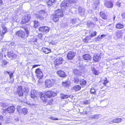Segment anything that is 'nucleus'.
<instances>
[{"mask_svg": "<svg viewBox=\"0 0 125 125\" xmlns=\"http://www.w3.org/2000/svg\"><path fill=\"white\" fill-rule=\"evenodd\" d=\"M63 14L62 10L60 9L57 10L55 11L54 15L53 16V21L56 22L59 20V17L63 16Z\"/></svg>", "mask_w": 125, "mask_h": 125, "instance_id": "obj_1", "label": "nucleus"}, {"mask_svg": "<svg viewBox=\"0 0 125 125\" xmlns=\"http://www.w3.org/2000/svg\"><path fill=\"white\" fill-rule=\"evenodd\" d=\"M35 72L36 73V76L37 78L39 79L38 81L39 83H42L43 82L42 80V78L43 77V75L42 72L40 69L38 68L35 71Z\"/></svg>", "mask_w": 125, "mask_h": 125, "instance_id": "obj_2", "label": "nucleus"}, {"mask_svg": "<svg viewBox=\"0 0 125 125\" xmlns=\"http://www.w3.org/2000/svg\"><path fill=\"white\" fill-rule=\"evenodd\" d=\"M55 81V79H46L45 81L46 86L48 88L51 87L54 84Z\"/></svg>", "mask_w": 125, "mask_h": 125, "instance_id": "obj_3", "label": "nucleus"}, {"mask_svg": "<svg viewBox=\"0 0 125 125\" xmlns=\"http://www.w3.org/2000/svg\"><path fill=\"white\" fill-rule=\"evenodd\" d=\"M70 5L68 3L66 0H64L62 1L61 4V7L63 10H66L68 9L70 7Z\"/></svg>", "mask_w": 125, "mask_h": 125, "instance_id": "obj_4", "label": "nucleus"}, {"mask_svg": "<svg viewBox=\"0 0 125 125\" xmlns=\"http://www.w3.org/2000/svg\"><path fill=\"white\" fill-rule=\"evenodd\" d=\"M30 15L28 14H26L23 17L21 21V24H25L26 22L29 21L30 18Z\"/></svg>", "mask_w": 125, "mask_h": 125, "instance_id": "obj_5", "label": "nucleus"}, {"mask_svg": "<svg viewBox=\"0 0 125 125\" xmlns=\"http://www.w3.org/2000/svg\"><path fill=\"white\" fill-rule=\"evenodd\" d=\"M75 55V53L72 51H69L68 53L67 58L68 59L71 60L74 57Z\"/></svg>", "mask_w": 125, "mask_h": 125, "instance_id": "obj_6", "label": "nucleus"}, {"mask_svg": "<svg viewBox=\"0 0 125 125\" xmlns=\"http://www.w3.org/2000/svg\"><path fill=\"white\" fill-rule=\"evenodd\" d=\"M63 61V59L62 57H57L54 62V64L58 66L61 64Z\"/></svg>", "mask_w": 125, "mask_h": 125, "instance_id": "obj_7", "label": "nucleus"}, {"mask_svg": "<svg viewBox=\"0 0 125 125\" xmlns=\"http://www.w3.org/2000/svg\"><path fill=\"white\" fill-rule=\"evenodd\" d=\"M45 94L49 98L52 96H55L56 95V94L55 92L50 91L46 92Z\"/></svg>", "mask_w": 125, "mask_h": 125, "instance_id": "obj_8", "label": "nucleus"}, {"mask_svg": "<svg viewBox=\"0 0 125 125\" xmlns=\"http://www.w3.org/2000/svg\"><path fill=\"white\" fill-rule=\"evenodd\" d=\"M15 108L14 106H9L7 108H6V111L10 114L13 113L14 112Z\"/></svg>", "mask_w": 125, "mask_h": 125, "instance_id": "obj_9", "label": "nucleus"}, {"mask_svg": "<svg viewBox=\"0 0 125 125\" xmlns=\"http://www.w3.org/2000/svg\"><path fill=\"white\" fill-rule=\"evenodd\" d=\"M16 34L22 38H24L25 36V32L21 30L16 32Z\"/></svg>", "mask_w": 125, "mask_h": 125, "instance_id": "obj_10", "label": "nucleus"}, {"mask_svg": "<svg viewBox=\"0 0 125 125\" xmlns=\"http://www.w3.org/2000/svg\"><path fill=\"white\" fill-rule=\"evenodd\" d=\"M37 92L35 90H32L31 92V97L36 100L35 99L37 98Z\"/></svg>", "mask_w": 125, "mask_h": 125, "instance_id": "obj_11", "label": "nucleus"}, {"mask_svg": "<svg viewBox=\"0 0 125 125\" xmlns=\"http://www.w3.org/2000/svg\"><path fill=\"white\" fill-rule=\"evenodd\" d=\"M39 30L42 32L47 33L49 32L50 29L47 27L43 26L40 27Z\"/></svg>", "mask_w": 125, "mask_h": 125, "instance_id": "obj_12", "label": "nucleus"}, {"mask_svg": "<svg viewBox=\"0 0 125 125\" xmlns=\"http://www.w3.org/2000/svg\"><path fill=\"white\" fill-rule=\"evenodd\" d=\"M24 29L26 32L27 36L28 37L29 34V25H22L21 27Z\"/></svg>", "mask_w": 125, "mask_h": 125, "instance_id": "obj_13", "label": "nucleus"}, {"mask_svg": "<svg viewBox=\"0 0 125 125\" xmlns=\"http://www.w3.org/2000/svg\"><path fill=\"white\" fill-rule=\"evenodd\" d=\"M73 72L74 74L79 76L81 75L82 72L81 69H79L77 68L76 69H73Z\"/></svg>", "mask_w": 125, "mask_h": 125, "instance_id": "obj_14", "label": "nucleus"}, {"mask_svg": "<svg viewBox=\"0 0 125 125\" xmlns=\"http://www.w3.org/2000/svg\"><path fill=\"white\" fill-rule=\"evenodd\" d=\"M17 92L19 96H22L23 95V91L21 86H19L17 89Z\"/></svg>", "mask_w": 125, "mask_h": 125, "instance_id": "obj_15", "label": "nucleus"}, {"mask_svg": "<svg viewBox=\"0 0 125 125\" xmlns=\"http://www.w3.org/2000/svg\"><path fill=\"white\" fill-rule=\"evenodd\" d=\"M40 97L44 102H47L48 103L49 100L47 99V97L45 94H42L40 96Z\"/></svg>", "mask_w": 125, "mask_h": 125, "instance_id": "obj_16", "label": "nucleus"}, {"mask_svg": "<svg viewBox=\"0 0 125 125\" xmlns=\"http://www.w3.org/2000/svg\"><path fill=\"white\" fill-rule=\"evenodd\" d=\"M91 69L93 73L95 75H98L99 73V72L97 71L95 68L94 65H92L91 66Z\"/></svg>", "mask_w": 125, "mask_h": 125, "instance_id": "obj_17", "label": "nucleus"}, {"mask_svg": "<svg viewBox=\"0 0 125 125\" xmlns=\"http://www.w3.org/2000/svg\"><path fill=\"white\" fill-rule=\"evenodd\" d=\"M105 6L108 8H112L113 6V3L111 1H107L105 3Z\"/></svg>", "mask_w": 125, "mask_h": 125, "instance_id": "obj_18", "label": "nucleus"}, {"mask_svg": "<svg viewBox=\"0 0 125 125\" xmlns=\"http://www.w3.org/2000/svg\"><path fill=\"white\" fill-rule=\"evenodd\" d=\"M57 73L59 76L61 77H65L66 76L65 72L61 70L58 71L57 72Z\"/></svg>", "mask_w": 125, "mask_h": 125, "instance_id": "obj_19", "label": "nucleus"}, {"mask_svg": "<svg viewBox=\"0 0 125 125\" xmlns=\"http://www.w3.org/2000/svg\"><path fill=\"white\" fill-rule=\"evenodd\" d=\"M116 37L117 39H119L122 36V32L121 31L117 30L115 32Z\"/></svg>", "mask_w": 125, "mask_h": 125, "instance_id": "obj_20", "label": "nucleus"}, {"mask_svg": "<svg viewBox=\"0 0 125 125\" xmlns=\"http://www.w3.org/2000/svg\"><path fill=\"white\" fill-rule=\"evenodd\" d=\"M3 30L1 31V33L0 34V40L2 39L3 37L4 34L7 32V29L6 28H3Z\"/></svg>", "mask_w": 125, "mask_h": 125, "instance_id": "obj_21", "label": "nucleus"}, {"mask_svg": "<svg viewBox=\"0 0 125 125\" xmlns=\"http://www.w3.org/2000/svg\"><path fill=\"white\" fill-rule=\"evenodd\" d=\"M102 117L101 115L100 114H97L95 115H92L90 116V118L92 119H96Z\"/></svg>", "mask_w": 125, "mask_h": 125, "instance_id": "obj_22", "label": "nucleus"}, {"mask_svg": "<svg viewBox=\"0 0 125 125\" xmlns=\"http://www.w3.org/2000/svg\"><path fill=\"white\" fill-rule=\"evenodd\" d=\"M41 51L46 54L50 52L51 51V50L50 49L45 48L44 47H43V48L41 49Z\"/></svg>", "mask_w": 125, "mask_h": 125, "instance_id": "obj_23", "label": "nucleus"}, {"mask_svg": "<svg viewBox=\"0 0 125 125\" xmlns=\"http://www.w3.org/2000/svg\"><path fill=\"white\" fill-rule=\"evenodd\" d=\"M83 58L85 60H90L91 59V56L88 54H85L83 56Z\"/></svg>", "mask_w": 125, "mask_h": 125, "instance_id": "obj_24", "label": "nucleus"}, {"mask_svg": "<svg viewBox=\"0 0 125 125\" xmlns=\"http://www.w3.org/2000/svg\"><path fill=\"white\" fill-rule=\"evenodd\" d=\"M79 82L80 84L82 87L85 85L86 83V81L84 79L80 80Z\"/></svg>", "mask_w": 125, "mask_h": 125, "instance_id": "obj_25", "label": "nucleus"}, {"mask_svg": "<svg viewBox=\"0 0 125 125\" xmlns=\"http://www.w3.org/2000/svg\"><path fill=\"white\" fill-rule=\"evenodd\" d=\"M78 19H75V18H71L69 20L70 24H74L77 23Z\"/></svg>", "mask_w": 125, "mask_h": 125, "instance_id": "obj_26", "label": "nucleus"}, {"mask_svg": "<svg viewBox=\"0 0 125 125\" xmlns=\"http://www.w3.org/2000/svg\"><path fill=\"white\" fill-rule=\"evenodd\" d=\"M100 16L101 17L104 19H106L107 17L106 14L103 11H101L100 12Z\"/></svg>", "mask_w": 125, "mask_h": 125, "instance_id": "obj_27", "label": "nucleus"}, {"mask_svg": "<svg viewBox=\"0 0 125 125\" xmlns=\"http://www.w3.org/2000/svg\"><path fill=\"white\" fill-rule=\"evenodd\" d=\"M7 56L9 58H15L16 55L14 53H11V52H8L7 53Z\"/></svg>", "mask_w": 125, "mask_h": 125, "instance_id": "obj_28", "label": "nucleus"}, {"mask_svg": "<svg viewBox=\"0 0 125 125\" xmlns=\"http://www.w3.org/2000/svg\"><path fill=\"white\" fill-rule=\"evenodd\" d=\"M99 1L98 0L94 1V3L92 5L94 9H96L98 7L99 4Z\"/></svg>", "mask_w": 125, "mask_h": 125, "instance_id": "obj_29", "label": "nucleus"}, {"mask_svg": "<svg viewBox=\"0 0 125 125\" xmlns=\"http://www.w3.org/2000/svg\"><path fill=\"white\" fill-rule=\"evenodd\" d=\"M124 25L120 22L118 23L116 25V27L117 29L123 28L124 27Z\"/></svg>", "mask_w": 125, "mask_h": 125, "instance_id": "obj_30", "label": "nucleus"}, {"mask_svg": "<svg viewBox=\"0 0 125 125\" xmlns=\"http://www.w3.org/2000/svg\"><path fill=\"white\" fill-rule=\"evenodd\" d=\"M81 89V87L79 85H76L73 87V89L75 91H79Z\"/></svg>", "mask_w": 125, "mask_h": 125, "instance_id": "obj_31", "label": "nucleus"}, {"mask_svg": "<svg viewBox=\"0 0 125 125\" xmlns=\"http://www.w3.org/2000/svg\"><path fill=\"white\" fill-rule=\"evenodd\" d=\"M100 59L101 58L99 56L96 55H94L93 57V59L95 62H99Z\"/></svg>", "mask_w": 125, "mask_h": 125, "instance_id": "obj_32", "label": "nucleus"}, {"mask_svg": "<svg viewBox=\"0 0 125 125\" xmlns=\"http://www.w3.org/2000/svg\"><path fill=\"white\" fill-rule=\"evenodd\" d=\"M55 2V0H49L47 1V2L49 6H51Z\"/></svg>", "mask_w": 125, "mask_h": 125, "instance_id": "obj_33", "label": "nucleus"}, {"mask_svg": "<svg viewBox=\"0 0 125 125\" xmlns=\"http://www.w3.org/2000/svg\"><path fill=\"white\" fill-rule=\"evenodd\" d=\"M69 84V82L67 81L65 82H62V85L63 86L65 87L68 86Z\"/></svg>", "mask_w": 125, "mask_h": 125, "instance_id": "obj_34", "label": "nucleus"}, {"mask_svg": "<svg viewBox=\"0 0 125 125\" xmlns=\"http://www.w3.org/2000/svg\"><path fill=\"white\" fill-rule=\"evenodd\" d=\"M60 97L62 99H64L69 97H70L69 95H65L63 94H60Z\"/></svg>", "mask_w": 125, "mask_h": 125, "instance_id": "obj_35", "label": "nucleus"}, {"mask_svg": "<svg viewBox=\"0 0 125 125\" xmlns=\"http://www.w3.org/2000/svg\"><path fill=\"white\" fill-rule=\"evenodd\" d=\"M34 26L35 28L37 27L39 25V22L37 20H35L34 21Z\"/></svg>", "mask_w": 125, "mask_h": 125, "instance_id": "obj_36", "label": "nucleus"}, {"mask_svg": "<svg viewBox=\"0 0 125 125\" xmlns=\"http://www.w3.org/2000/svg\"><path fill=\"white\" fill-rule=\"evenodd\" d=\"M13 73H12L9 75L10 78V79H11V80L9 82L10 83H12L14 82V79L13 78L12 79V78L13 77Z\"/></svg>", "mask_w": 125, "mask_h": 125, "instance_id": "obj_37", "label": "nucleus"}, {"mask_svg": "<svg viewBox=\"0 0 125 125\" xmlns=\"http://www.w3.org/2000/svg\"><path fill=\"white\" fill-rule=\"evenodd\" d=\"M78 10L79 12L83 13V14L85 12V9L81 6H79V7Z\"/></svg>", "mask_w": 125, "mask_h": 125, "instance_id": "obj_38", "label": "nucleus"}, {"mask_svg": "<svg viewBox=\"0 0 125 125\" xmlns=\"http://www.w3.org/2000/svg\"><path fill=\"white\" fill-rule=\"evenodd\" d=\"M122 120L121 118H117L115 119H114V123H118L122 121Z\"/></svg>", "mask_w": 125, "mask_h": 125, "instance_id": "obj_39", "label": "nucleus"}, {"mask_svg": "<svg viewBox=\"0 0 125 125\" xmlns=\"http://www.w3.org/2000/svg\"><path fill=\"white\" fill-rule=\"evenodd\" d=\"M80 81L79 78L77 77H75L73 80V81L74 83L77 84Z\"/></svg>", "mask_w": 125, "mask_h": 125, "instance_id": "obj_40", "label": "nucleus"}, {"mask_svg": "<svg viewBox=\"0 0 125 125\" xmlns=\"http://www.w3.org/2000/svg\"><path fill=\"white\" fill-rule=\"evenodd\" d=\"M28 112L27 109L26 108H24L22 109V112L24 115L27 114Z\"/></svg>", "mask_w": 125, "mask_h": 125, "instance_id": "obj_41", "label": "nucleus"}, {"mask_svg": "<svg viewBox=\"0 0 125 125\" xmlns=\"http://www.w3.org/2000/svg\"><path fill=\"white\" fill-rule=\"evenodd\" d=\"M104 81V82L103 83V84L105 86H106L107 83L109 82V81L107 80L106 78H105Z\"/></svg>", "mask_w": 125, "mask_h": 125, "instance_id": "obj_42", "label": "nucleus"}, {"mask_svg": "<svg viewBox=\"0 0 125 125\" xmlns=\"http://www.w3.org/2000/svg\"><path fill=\"white\" fill-rule=\"evenodd\" d=\"M68 3H72L74 2H76L77 1V0H66Z\"/></svg>", "mask_w": 125, "mask_h": 125, "instance_id": "obj_43", "label": "nucleus"}, {"mask_svg": "<svg viewBox=\"0 0 125 125\" xmlns=\"http://www.w3.org/2000/svg\"><path fill=\"white\" fill-rule=\"evenodd\" d=\"M90 92L91 94H95L96 93L95 89L93 87L91 88Z\"/></svg>", "mask_w": 125, "mask_h": 125, "instance_id": "obj_44", "label": "nucleus"}, {"mask_svg": "<svg viewBox=\"0 0 125 125\" xmlns=\"http://www.w3.org/2000/svg\"><path fill=\"white\" fill-rule=\"evenodd\" d=\"M8 63V62L6 60H4L3 61L2 65L3 66H5Z\"/></svg>", "mask_w": 125, "mask_h": 125, "instance_id": "obj_45", "label": "nucleus"}, {"mask_svg": "<svg viewBox=\"0 0 125 125\" xmlns=\"http://www.w3.org/2000/svg\"><path fill=\"white\" fill-rule=\"evenodd\" d=\"M11 119L10 118H7L6 119L5 123L6 124L10 123L11 121Z\"/></svg>", "mask_w": 125, "mask_h": 125, "instance_id": "obj_46", "label": "nucleus"}, {"mask_svg": "<svg viewBox=\"0 0 125 125\" xmlns=\"http://www.w3.org/2000/svg\"><path fill=\"white\" fill-rule=\"evenodd\" d=\"M96 32L95 31L90 33V35L92 37H93L96 35Z\"/></svg>", "mask_w": 125, "mask_h": 125, "instance_id": "obj_47", "label": "nucleus"}, {"mask_svg": "<svg viewBox=\"0 0 125 125\" xmlns=\"http://www.w3.org/2000/svg\"><path fill=\"white\" fill-rule=\"evenodd\" d=\"M83 102L84 104H88L90 103V101L88 100H85L83 101Z\"/></svg>", "mask_w": 125, "mask_h": 125, "instance_id": "obj_48", "label": "nucleus"}, {"mask_svg": "<svg viewBox=\"0 0 125 125\" xmlns=\"http://www.w3.org/2000/svg\"><path fill=\"white\" fill-rule=\"evenodd\" d=\"M83 41L84 42L88 43V39L87 37H86L85 38H84L83 39Z\"/></svg>", "mask_w": 125, "mask_h": 125, "instance_id": "obj_49", "label": "nucleus"}, {"mask_svg": "<svg viewBox=\"0 0 125 125\" xmlns=\"http://www.w3.org/2000/svg\"><path fill=\"white\" fill-rule=\"evenodd\" d=\"M102 39V38L100 37V36H99L96 39V41H100Z\"/></svg>", "mask_w": 125, "mask_h": 125, "instance_id": "obj_50", "label": "nucleus"}, {"mask_svg": "<svg viewBox=\"0 0 125 125\" xmlns=\"http://www.w3.org/2000/svg\"><path fill=\"white\" fill-rule=\"evenodd\" d=\"M30 105L31 106V107L33 109L35 108L36 107V105L34 104H30Z\"/></svg>", "mask_w": 125, "mask_h": 125, "instance_id": "obj_51", "label": "nucleus"}, {"mask_svg": "<svg viewBox=\"0 0 125 125\" xmlns=\"http://www.w3.org/2000/svg\"><path fill=\"white\" fill-rule=\"evenodd\" d=\"M50 119H52L53 120H59L58 118H55L53 117H51Z\"/></svg>", "mask_w": 125, "mask_h": 125, "instance_id": "obj_52", "label": "nucleus"}, {"mask_svg": "<svg viewBox=\"0 0 125 125\" xmlns=\"http://www.w3.org/2000/svg\"><path fill=\"white\" fill-rule=\"evenodd\" d=\"M63 24H64V27H67L68 26V25H69V23L68 22H67L66 23H63Z\"/></svg>", "mask_w": 125, "mask_h": 125, "instance_id": "obj_53", "label": "nucleus"}, {"mask_svg": "<svg viewBox=\"0 0 125 125\" xmlns=\"http://www.w3.org/2000/svg\"><path fill=\"white\" fill-rule=\"evenodd\" d=\"M3 57V54L2 53H0V60L2 59Z\"/></svg>", "mask_w": 125, "mask_h": 125, "instance_id": "obj_54", "label": "nucleus"}, {"mask_svg": "<svg viewBox=\"0 0 125 125\" xmlns=\"http://www.w3.org/2000/svg\"><path fill=\"white\" fill-rule=\"evenodd\" d=\"M39 13H40L41 14H44L45 13V11L44 10H41L39 12Z\"/></svg>", "mask_w": 125, "mask_h": 125, "instance_id": "obj_55", "label": "nucleus"}, {"mask_svg": "<svg viewBox=\"0 0 125 125\" xmlns=\"http://www.w3.org/2000/svg\"><path fill=\"white\" fill-rule=\"evenodd\" d=\"M106 36V34H102L100 36V37L102 38H104Z\"/></svg>", "mask_w": 125, "mask_h": 125, "instance_id": "obj_56", "label": "nucleus"}, {"mask_svg": "<svg viewBox=\"0 0 125 125\" xmlns=\"http://www.w3.org/2000/svg\"><path fill=\"white\" fill-rule=\"evenodd\" d=\"M116 5L118 7H120L121 6L120 3L118 2H116Z\"/></svg>", "mask_w": 125, "mask_h": 125, "instance_id": "obj_57", "label": "nucleus"}, {"mask_svg": "<svg viewBox=\"0 0 125 125\" xmlns=\"http://www.w3.org/2000/svg\"><path fill=\"white\" fill-rule=\"evenodd\" d=\"M122 16L123 19H125V13H123L122 14Z\"/></svg>", "mask_w": 125, "mask_h": 125, "instance_id": "obj_58", "label": "nucleus"}, {"mask_svg": "<svg viewBox=\"0 0 125 125\" xmlns=\"http://www.w3.org/2000/svg\"><path fill=\"white\" fill-rule=\"evenodd\" d=\"M0 120L1 121H3V116H0Z\"/></svg>", "mask_w": 125, "mask_h": 125, "instance_id": "obj_59", "label": "nucleus"}, {"mask_svg": "<svg viewBox=\"0 0 125 125\" xmlns=\"http://www.w3.org/2000/svg\"><path fill=\"white\" fill-rule=\"evenodd\" d=\"M93 20L95 21H97L98 20V19L96 17H94L93 18Z\"/></svg>", "mask_w": 125, "mask_h": 125, "instance_id": "obj_60", "label": "nucleus"}, {"mask_svg": "<svg viewBox=\"0 0 125 125\" xmlns=\"http://www.w3.org/2000/svg\"><path fill=\"white\" fill-rule=\"evenodd\" d=\"M114 123V119L112 121H111L109 122V123L110 124H113Z\"/></svg>", "mask_w": 125, "mask_h": 125, "instance_id": "obj_61", "label": "nucleus"}, {"mask_svg": "<svg viewBox=\"0 0 125 125\" xmlns=\"http://www.w3.org/2000/svg\"><path fill=\"white\" fill-rule=\"evenodd\" d=\"M92 12V10H89L88 11V12L89 13H91Z\"/></svg>", "mask_w": 125, "mask_h": 125, "instance_id": "obj_62", "label": "nucleus"}, {"mask_svg": "<svg viewBox=\"0 0 125 125\" xmlns=\"http://www.w3.org/2000/svg\"><path fill=\"white\" fill-rule=\"evenodd\" d=\"M3 2L2 0H0V5H1L3 4Z\"/></svg>", "mask_w": 125, "mask_h": 125, "instance_id": "obj_63", "label": "nucleus"}, {"mask_svg": "<svg viewBox=\"0 0 125 125\" xmlns=\"http://www.w3.org/2000/svg\"><path fill=\"white\" fill-rule=\"evenodd\" d=\"M42 34L41 33H40V34H39L38 36L39 37H41L42 36Z\"/></svg>", "mask_w": 125, "mask_h": 125, "instance_id": "obj_64", "label": "nucleus"}]
</instances>
